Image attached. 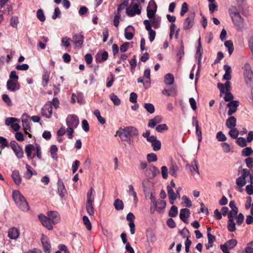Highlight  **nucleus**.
<instances>
[{"mask_svg":"<svg viewBox=\"0 0 253 253\" xmlns=\"http://www.w3.org/2000/svg\"><path fill=\"white\" fill-rule=\"evenodd\" d=\"M253 153V150L251 147H246L242 150V154L244 157H248Z\"/></svg>","mask_w":253,"mask_h":253,"instance_id":"nucleus-56","label":"nucleus"},{"mask_svg":"<svg viewBox=\"0 0 253 253\" xmlns=\"http://www.w3.org/2000/svg\"><path fill=\"white\" fill-rule=\"evenodd\" d=\"M20 84L18 81L8 80L6 83L7 89L12 92L18 90L20 88Z\"/></svg>","mask_w":253,"mask_h":253,"instance_id":"nucleus-14","label":"nucleus"},{"mask_svg":"<svg viewBox=\"0 0 253 253\" xmlns=\"http://www.w3.org/2000/svg\"><path fill=\"white\" fill-rule=\"evenodd\" d=\"M151 24L154 28H158L160 25L161 18L160 16H154L151 18Z\"/></svg>","mask_w":253,"mask_h":253,"instance_id":"nucleus-42","label":"nucleus"},{"mask_svg":"<svg viewBox=\"0 0 253 253\" xmlns=\"http://www.w3.org/2000/svg\"><path fill=\"white\" fill-rule=\"evenodd\" d=\"M224 45L228 48V53L231 55L234 51V46L231 41H227L224 42Z\"/></svg>","mask_w":253,"mask_h":253,"instance_id":"nucleus-47","label":"nucleus"},{"mask_svg":"<svg viewBox=\"0 0 253 253\" xmlns=\"http://www.w3.org/2000/svg\"><path fill=\"white\" fill-rule=\"evenodd\" d=\"M19 120L14 117H8L5 119V124L6 126H10L13 130L17 131L20 128Z\"/></svg>","mask_w":253,"mask_h":253,"instance_id":"nucleus-7","label":"nucleus"},{"mask_svg":"<svg viewBox=\"0 0 253 253\" xmlns=\"http://www.w3.org/2000/svg\"><path fill=\"white\" fill-rule=\"evenodd\" d=\"M226 125L229 128L235 127L236 125V118L233 116L229 117L226 121Z\"/></svg>","mask_w":253,"mask_h":253,"instance_id":"nucleus-38","label":"nucleus"},{"mask_svg":"<svg viewBox=\"0 0 253 253\" xmlns=\"http://www.w3.org/2000/svg\"><path fill=\"white\" fill-rule=\"evenodd\" d=\"M95 192L93 188L91 187L86 193V203H94Z\"/></svg>","mask_w":253,"mask_h":253,"instance_id":"nucleus-28","label":"nucleus"},{"mask_svg":"<svg viewBox=\"0 0 253 253\" xmlns=\"http://www.w3.org/2000/svg\"><path fill=\"white\" fill-rule=\"evenodd\" d=\"M36 149V144L35 146L33 144H29L25 146V151L28 159H33L35 157V154L32 155V152L35 151Z\"/></svg>","mask_w":253,"mask_h":253,"instance_id":"nucleus-19","label":"nucleus"},{"mask_svg":"<svg viewBox=\"0 0 253 253\" xmlns=\"http://www.w3.org/2000/svg\"><path fill=\"white\" fill-rule=\"evenodd\" d=\"M25 166L27 170L26 172V177L27 179H30L33 174L32 168L28 164H26Z\"/></svg>","mask_w":253,"mask_h":253,"instance_id":"nucleus-59","label":"nucleus"},{"mask_svg":"<svg viewBox=\"0 0 253 253\" xmlns=\"http://www.w3.org/2000/svg\"><path fill=\"white\" fill-rule=\"evenodd\" d=\"M114 206L117 211L122 210L124 209V203L121 200L119 199L115 200Z\"/></svg>","mask_w":253,"mask_h":253,"instance_id":"nucleus-45","label":"nucleus"},{"mask_svg":"<svg viewBox=\"0 0 253 253\" xmlns=\"http://www.w3.org/2000/svg\"><path fill=\"white\" fill-rule=\"evenodd\" d=\"M110 99L113 102L114 104L116 106H118L121 103V100L114 93H112L109 95Z\"/></svg>","mask_w":253,"mask_h":253,"instance_id":"nucleus-46","label":"nucleus"},{"mask_svg":"<svg viewBox=\"0 0 253 253\" xmlns=\"http://www.w3.org/2000/svg\"><path fill=\"white\" fill-rule=\"evenodd\" d=\"M108 57V52L106 51L98 52L96 55V59L98 62H103L106 61Z\"/></svg>","mask_w":253,"mask_h":253,"instance_id":"nucleus-26","label":"nucleus"},{"mask_svg":"<svg viewBox=\"0 0 253 253\" xmlns=\"http://www.w3.org/2000/svg\"><path fill=\"white\" fill-rule=\"evenodd\" d=\"M208 243L206 244V247L207 250L210 249L212 247L213 243L215 240V237L211 234L210 233H208Z\"/></svg>","mask_w":253,"mask_h":253,"instance_id":"nucleus-41","label":"nucleus"},{"mask_svg":"<svg viewBox=\"0 0 253 253\" xmlns=\"http://www.w3.org/2000/svg\"><path fill=\"white\" fill-rule=\"evenodd\" d=\"M203 54L202 46H197L196 48V52L195 54V58L198 60L199 68L200 67L201 63V59Z\"/></svg>","mask_w":253,"mask_h":253,"instance_id":"nucleus-37","label":"nucleus"},{"mask_svg":"<svg viewBox=\"0 0 253 253\" xmlns=\"http://www.w3.org/2000/svg\"><path fill=\"white\" fill-rule=\"evenodd\" d=\"M11 149L15 153V155L18 158H22L23 157V151L18 144L13 141L10 142Z\"/></svg>","mask_w":253,"mask_h":253,"instance_id":"nucleus-12","label":"nucleus"},{"mask_svg":"<svg viewBox=\"0 0 253 253\" xmlns=\"http://www.w3.org/2000/svg\"><path fill=\"white\" fill-rule=\"evenodd\" d=\"M143 78L144 80H147L145 83H143V86L145 88H148L150 85V70L149 68H147L144 72Z\"/></svg>","mask_w":253,"mask_h":253,"instance_id":"nucleus-24","label":"nucleus"},{"mask_svg":"<svg viewBox=\"0 0 253 253\" xmlns=\"http://www.w3.org/2000/svg\"><path fill=\"white\" fill-rule=\"evenodd\" d=\"M229 15L231 17V19L233 17L237 16V15H239L240 14L237 9L235 6H233V7H231L229 9Z\"/></svg>","mask_w":253,"mask_h":253,"instance_id":"nucleus-52","label":"nucleus"},{"mask_svg":"<svg viewBox=\"0 0 253 253\" xmlns=\"http://www.w3.org/2000/svg\"><path fill=\"white\" fill-rule=\"evenodd\" d=\"M237 244V241L235 239H231L229 241H227L224 244L221 245V246H223L226 248L228 249H233Z\"/></svg>","mask_w":253,"mask_h":253,"instance_id":"nucleus-39","label":"nucleus"},{"mask_svg":"<svg viewBox=\"0 0 253 253\" xmlns=\"http://www.w3.org/2000/svg\"><path fill=\"white\" fill-rule=\"evenodd\" d=\"M12 198L17 206L22 211L27 212L29 210V206L24 196L18 191L13 190Z\"/></svg>","mask_w":253,"mask_h":253,"instance_id":"nucleus-1","label":"nucleus"},{"mask_svg":"<svg viewBox=\"0 0 253 253\" xmlns=\"http://www.w3.org/2000/svg\"><path fill=\"white\" fill-rule=\"evenodd\" d=\"M37 17L41 22H44L45 20V16L42 9H39L37 11Z\"/></svg>","mask_w":253,"mask_h":253,"instance_id":"nucleus-54","label":"nucleus"},{"mask_svg":"<svg viewBox=\"0 0 253 253\" xmlns=\"http://www.w3.org/2000/svg\"><path fill=\"white\" fill-rule=\"evenodd\" d=\"M157 6L154 0H151L147 7V15L149 18H152L155 16Z\"/></svg>","mask_w":253,"mask_h":253,"instance_id":"nucleus-9","label":"nucleus"},{"mask_svg":"<svg viewBox=\"0 0 253 253\" xmlns=\"http://www.w3.org/2000/svg\"><path fill=\"white\" fill-rule=\"evenodd\" d=\"M247 140H246L245 138L242 137L238 138L237 140V144L242 147H244L247 146Z\"/></svg>","mask_w":253,"mask_h":253,"instance_id":"nucleus-63","label":"nucleus"},{"mask_svg":"<svg viewBox=\"0 0 253 253\" xmlns=\"http://www.w3.org/2000/svg\"><path fill=\"white\" fill-rule=\"evenodd\" d=\"M149 142L151 143V146L154 151H157L161 148V141L156 136L152 137L149 139Z\"/></svg>","mask_w":253,"mask_h":253,"instance_id":"nucleus-22","label":"nucleus"},{"mask_svg":"<svg viewBox=\"0 0 253 253\" xmlns=\"http://www.w3.org/2000/svg\"><path fill=\"white\" fill-rule=\"evenodd\" d=\"M11 177L14 183L16 185H19L21 184L22 179L18 170H15L13 171Z\"/></svg>","mask_w":253,"mask_h":253,"instance_id":"nucleus-31","label":"nucleus"},{"mask_svg":"<svg viewBox=\"0 0 253 253\" xmlns=\"http://www.w3.org/2000/svg\"><path fill=\"white\" fill-rule=\"evenodd\" d=\"M147 160L149 163L154 162L157 161V156L156 154L151 153L147 155Z\"/></svg>","mask_w":253,"mask_h":253,"instance_id":"nucleus-51","label":"nucleus"},{"mask_svg":"<svg viewBox=\"0 0 253 253\" xmlns=\"http://www.w3.org/2000/svg\"><path fill=\"white\" fill-rule=\"evenodd\" d=\"M52 110L50 104L46 103L42 109L41 114L42 116L50 118L52 115Z\"/></svg>","mask_w":253,"mask_h":253,"instance_id":"nucleus-16","label":"nucleus"},{"mask_svg":"<svg viewBox=\"0 0 253 253\" xmlns=\"http://www.w3.org/2000/svg\"><path fill=\"white\" fill-rule=\"evenodd\" d=\"M134 28L131 26H127L125 31V38L128 40H130L133 37Z\"/></svg>","mask_w":253,"mask_h":253,"instance_id":"nucleus-30","label":"nucleus"},{"mask_svg":"<svg viewBox=\"0 0 253 253\" xmlns=\"http://www.w3.org/2000/svg\"><path fill=\"white\" fill-rule=\"evenodd\" d=\"M239 105V102L238 101H231L227 104V106L229 108L228 111V115L229 116L232 115L233 113L236 112L237 107Z\"/></svg>","mask_w":253,"mask_h":253,"instance_id":"nucleus-18","label":"nucleus"},{"mask_svg":"<svg viewBox=\"0 0 253 253\" xmlns=\"http://www.w3.org/2000/svg\"><path fill=\"white\" fill-rule=\"evenodd\" d=\"M168 195L169 199L170 204L174 203V201L176 199V194L174 193L171 186H167Z\"/></svg>","mask_w":253,"mask_h":253,"instance_id":"nucleus-29","label":"nucleus"},{"mask_svg":"<svg viewBox=\"0 0 253 253\" xmlns=\"http://www.w3.org/2000/svg\"><path fill=\"white\" fill-rule=\"evenodd\" d=\"M190 211L188 209H182L180 211V218L184 222H185L186 219L189 216Z\"/></svg>","mask_w":253,"mask_h":253,"instance_id":"nucleus-36","label":"nucleus"},{"mask_svg":"<svg viewBox=\"0 0 253 253\" xmlns=\"http://www.w3.org/2000/svg\"><path fill=\"white\" fill-rule=\"evenodd\" d=\"M243 76L247 84L251 83L253 78V72L249 63H246L242 67Z\"/></svg>","mask_w":253,"mask_h":253,"instance_id":"nucleus-4","label":"nucleus"},{"mask_svg":"<svg viewBox=\"0 0 253 253\" xmlns=\"http://www.w3.org/2000/svg\"><path fill=\"white\" fill-rule=\"evenodd\" d=\"M147 241L149 243L153 244L156 242L157 238H156L155 235L153 233L150 232L147 235Z\"/></svg>","mask_w":253,"mask_h":253,"instance_id":"nucleus-60","label":"nucleus"},{"mask_svg":"<svg viewBox=\"0 0 253 253\" xmlns=\"http://www.w3.org/2000/svg\"><path fill=\"white\" fill-rule=\"evenodd\" d=\"M227 228L229 231L233 232L236 230V224L233 219L228 218Z\"/></svg>","mask_w":253,"mask_h":253,"instance_id":"nucleus-48","label":"nucleus"},{"mask_svg":"<svg viewBox=\"0 0 253 253\" xmlns=\"http://www.w3.org/2000/svg\"><path fill=\"white\" fill-rule=\"evenodd\" d=\"M174 76L170 73L167 74L164 77V83L167 85H171L174 82Z\"/></svg>","mask_w":253,"mask_h":253,"instance_id":"nucleus-40","label":"nucleus"},{"mask_svg":"<svg viewBox=\"0 0 253 253\" xmlns=\"http://www.w3.org/2000/svg\"><path fill=\"white\" fill-rule=\"evenodd\" d=\"M194 13H190L188 15V17L185 18L183 23V28L184 30L190 29L194 25Z\"/></svg>","mask_w":253,"mask_h":253,"instance_id":"nucleus-11","label":"nucleus"},{"mask_svg":"<svg viewBox=\"0 0 253 253\" xmlns=\"http://www.w3.org/2000/svg\"><path fill=\"white\" fill-rule=\"evenodd\" d=\"M2 99L3 101L9 106H11L12 105V101L8 96V95L6 94H4L2 96Z\"/></svg>","mask_w":253,"mask_h":253,"instance_id":"nucleus-64","label":"nucleus"},{"mask_svg":"<svg viewBox=\"0 0 253 253\" xmlns=\"http://www.w3.org/2000/svg\"><path fill=\"white\" fill-rule=\"evenodd\" d=\"M38 217L43 226L49 230L52 229L53 224L50 219L48 218V217L42 214H39Z\"/></svg>","mask_w":253,"mask_h":253,"instance_id":"nucleus-13","label":"nucleus"},{"mask_svg":"<svg viewBox=\"0 0 253 253\" xmlns=\"http://www.w3.org/2000/svg\"><path fill=\"white\" fill-rule=\"evenodd\" d=\"M232 20L234 25L237 27L238 29H241L243 27L244 20L240 14L233 17Z\"/></svg>","mask_w":253,"mask_h":253,"instance_id":"nucleus-25","label":"nucleus"},{"mask_svg":"<svg viewBox=\"0 0 253 253\" xmlns=\"http://www.w3.org/2000/svg\"><path fill=\"white\" fill-rule=\"evenodd\" d=\"M117 133L121 139L136 136L138 134L137 129L133 126H127L124 128H120Z\"/></svg>","mask_w":253,"mask_h":253,"instance_id":"nucleus-3","label":"nucleus"},{"mask_svg":"<svg viewBox=\"0 0 253 253\" xmlns=\"http://www.w3.org/2000/svg\"><path fill=\"white\" fill-rule=\"evenodd\" d=\"M93 204L94 203H86V210L87 213L90 216H93L94 214Z\"/></svg>","mask_w":253,"mask_h":253,"instance_id":"nucleus-44","label":"nucleus"},{"mask_svg":"<svg viewBox=\"0 0 253 253\" xmlns=\"http://www.w3.org/2000/svg\"><path fill=\"white\" fill-rule=\"evenodd\" d=\"M184 55V45L183 43L181 42L180 44V46L177 51V56L178 58L179 61H180L182 57Z\"/></svg>","mask_w":253,"mask_h":253,"instance_id":"nucleus-53","label":"nucleus"},{"mask_svg":"<svg viewBox=\"0 0 253 253\" xmlns=\"http://www.w3.org/2000/svg\"><path fill=\"white\" fill-rule=\"evenodd\" d=\"M224 98V99L226 102H230L231 101H234L233 96L232 93L229 91L224 92L223 96H222Z\"/></svg>","mask_w":253,"mask_h":253,"instance_id":"nucleus-50","label":"nucleus"},{"mask_svg":"<svg viewBox=\"0 0 253 253\" xmlns=\"http://www.w3.org/2000/svg\"><path fill=\"white\" fill-rule=\"evenodd\" d=\"M141 13V8L137 3H132L126 8V14L127 16L132 17Z\"/></svg>","mask_w":253,"mask_h":253,"instance_id":"nucleus-5","label":"nucleus"},{"mask_svg":"<svg viewBox=\"0 0 253 253\" xmlns=\"http://www.w3.org/2000/svg\"><path fill=\"white\" fill-rule=\"evenodd\" d=\"M225 71V74L223 76V79L226 81H229L231 78V67L228 65H225L223 67Z\"/></svg>","mask_w":253,"mask_h":253,"instance_id":"nucleus-35","label":"nucleus"},{"mask_svg":"<svg viewBox=\"0 0 253 253\" xmlns=\"http://www.w3.org/2000/svg\"><path fill=\"white\" fill-rule=\"evenodd\" d=\"M58 192L60 197L62 199L67 194V191L62 180L59 179L57 182Z\"/></svg>","mask_w":253,"mask_h":253,"instance_id":"nucleus-21","label":"nucleus"},{"mask_svg":"<svg viewBox=\"0 0 253 253\" xmlns=\"http://www.w3.org/2000/svg\"><path fill=\"white\" fill-rule=\"evenodd\" d=\"M216 138L218 141L222 142L225 141L227 139L226 136L221 131H220L216 133Z\"/></svg>","mask_w":253,"mask_h":253,"instance_id":"nucleus-58","label":"nucleus"},{"mask_svg":"<svg viewBox=\"0 0 253 253\" xmlns=\"http://www.w3.org/2000/svg\"><path fill=\"white\" fill-rule=\"evenodd\" d=\"M84 38L82 35L76 34L73 37V42L76 48H80L83 44Z\"/></svg>","mask_w":253,"mask_h":253,"instance_id":"nucleus-17","label":"nucleus"},{"mask_svg":"<svg viewBox=\"0 0 253 253\" xmlns=\"http://www.w3.org/2000/svg\"><path fill=\"white\" fill-rule=\"evenodd\" d=\"M79 119L75 115H69L66 119V123L68 127L67 133L70 139L73 138L74 130L77 127L79 124Z\"/></svg>","mask_w":253,"mask_h":253,"instance_id":"nucleus-2","label":"nucleus"},{"mask_svg":"<svg viewBox=\"0 0 253 253\" xmlns=\"http://www.w3.org/2000/svg\"><path fill=\"white\" fill-rule=\"evenodd\" d=\"M162 121V118L161 116H157L153 119L149 120L148 123V126L150 127H154L157 124L161 123Z\"/></svg>","mask_w":253,"mask_h":253,"instance_id":"nucleus-34","label":"nucleus"},{"mask_svg":"<svg viewBox=\"0 0 253 253\" xmlns=\"http://www.w3.org/2000/svg\"><path fill=\"white\" fill-rule=\"evenodd\" d=\"M19 231L15 227L10 228L8 231V236L11 239H16L19 236Z\"/></svg>","mask_w":253,"mask_h":253,"instance_id":"nucleus-27","label":"nucleus"},{"mask_svg":"<svg viewBox=\"0 0 253 253\" xmlns=\"http://www.w3.org/2000/svg\"><path fill=\"white\" fill-rule=\"evenodd\" d=\"M58 148L55 145H52L50 147V153L52 158L53 159L56 160L57 159V152Z\"/></svg>","mask_w":253,"mask_h":253,"instance_id":"nucleus-49","label":"nucleus"},{"mask_svg":"<svg viewBox=\"0 0 253 253\" xmlns=\"http://www.w3.org/2000/svg\"><path fill=\"white\" fill-rule=\"evenodd\" d=\"M186 168L190 169L192 175H194L195 172H196L198 174H200L198 166V163L196 160L193 161L191 162V165L187 164L186 165Z\"/></svg>","mask_w":253,"mask_h":253,"instance_id":"nucleus-23","label":"nucleus"},{"mask_svg":"<svg viewBox=\"0 0 253 253\" xmlns=\"http://www.w3.org/2000/svg\"><path fill=\"white\" fill-rule=\"evenodd\" d=\"M8 146V143L4 137L0 136V148L1 149H3L4 148Z\"/></svg>","mask_w":253,"mask_h":253,"instance_id":"nucleus-61","label":"nucleus"},{"mask_svg":"<svg viewBox=\"0 0 253 253\" xmlns=\"http://www.w3.org/2000/svg\"><path fill=\"white\" fill-rule=\"evenodd\" d=\"M230 129V130L229 132V134L230 136L233 138H237L239 134V131L236 127H233V128Z\"/></svg>","mask_w":253,"mask_h":253,"instance_id":"nucleus-57","label":"nucleus"},{"mask_svg":"<svg viewBox=\"0 0 253 253\" xmlns=\"http://www.w3.org/2000/svg\"><path fill=\"white\" fill-rule=\"evenodd\" d=\"M159 173V169L154 166H150L145 171V174L151 178L155 177Z\"/></svg>","mask_w":253,"mask_h":253,"instance_id":"nucleus-15","label":"nucleus"},{"mask_svg":"<svg viewBox=\"0 0 253 253\" xmlns=\"http://www.w3.org/2000/svg\"><path fill=\"white\" fill-rule=\"evenodd\" d=\"M50 72L47 70L44 72V74L42 77V84L43 86H45L47 85L49 81Z\"/></svg>","mask_w":253,"mask_h":253,"instance_id":"nucleus-43","label":"nucleus"},{"mask_svg":"<svg viewBox=\"0 0 253 253\" xmlns=\"http://www.w3.org/2000/svg\"><path fill=\"white\" fill-rule=\"evenodd\" d=\"M145 109L150 114H152L155 111L154 105L151 103H145L144 105Z\"/></svg>","mask_w":253,"mask_h":253,"instance_id":"nucleus-62","label":"nucleus"},{"mask_svg":"<svg viewBox=\"0 0 253 253\" xmlns=\"http://www.w3.org/2000/svg\"><path fill=\"white\" fill-rule=\"evenodd\" d=\"M48 218L53 224H56L60 221V215L56 211H50L48 213Z\"/></svg>","mask_w":253,"mask_h":253,"instance_id":"nucleus-20","label":"nucleus"},{"mask_svg":"<svg viewBox=\"0 0 253 253\" xmlns=\"http://www.w3.org/2000/svg\"><path fill=\"white\" fill-rule=\"evenodd\" d=\"M83 220L84 224L85 226L87 229L88 230H90L91 229V224L88 217L87 216L84 215L83 216Z\"/></svg>","mask_w":253,"mask_h":253,"instance_id":"nucleus-55","label":"nucleus"},{"mask_svg":"<svg viewBox=\"0 0 253 253\" xmlns=\"http://www.w3.org/2000/svg\"><path fill=\"white\" fill-rule=\"evenodd\" d=\"M154 206L156 208L157 211L158 212H161L165 209L166 202L163 200H158Z\"/></svg>","mask_w":253,"mask_h":253,"instance_id":"nucleus-33","label":"nucleus"},{"mask_svg":"<svg viewBox=\"0 0 253 253\" xmlns=\"http://www.w3.org/2000/svg\"><path fill=\"white\" fill-rule=\"evenodd\" d=\"M22 126L25 132L28 134L29 137H31L32 135L28 132L31 131V120L29 116L27 114H24L21 116Z\"/></svg>","mask_w":253,"mask_h":253,"instance_id":"nucleus-6","label":"nucleus"},{"mask_svg":"<svg viewBox=\"0 0 253 253\" xmlns=\"http://www.w3.org/2000/svg\"><path fill=\"white\" fill-rule=\"evenodd\" d=\"M249 172L246 169H243L242 171L241 176L238 177L236 180L237 185L239 187H242L246 184V178L249 176Z\"/></svg>","mask_w":253,"mask_h":253,"instance_id":"nucleus-10","label":"nucleus"},{"mask_svg":"<svg viewBox=\"0 0 253 253\" xmlns=\"http://www.w3.org/2000/svg\"><path fill=\"white\" fill-rule=\"evenodd\" d=\"M128 193L130 196H131L133 198V203L135 206L137 205L138 200L137 197V194L134 191V188L132 185H129L128 186Z\"/></svg>","mask_w":253,"mask_h":253,"instance_id":"nucleus-32","label":"nucleus"},{"mask_svg":"<svg viewBox=\"0 0 253 253\" xmlns=\"http://www.w3.org/2000/svg\"><path fill=\"white\" fill-rule=\"evenodd\" d=\"M41 240L44 252L45 253H50L51 245L49 238L42 234Z\"/></svg>","mask_w":253,"mask_h":253,"instance_id":"nucleus-8","label":"nucleus"}]
</instances>
